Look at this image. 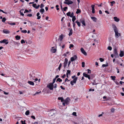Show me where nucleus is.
Returning a JSON list of instances; mask_svg holds the SVG:
<instances>
[{
    "instance_id": "38",
    "label": "nucleus",
    "mask_w": 124,
    "mask_h": 124,
    "mask_svg": "<svg viewBox=\"0 0 124 124\" xmlns=\"http://www.w3.org/2000/svg\"><path fill=\"white\" fill-rule=\"evenodd\" d=\"M29 114V110H28L25 113V114L26 115H28Z\"/></svg>"
},
{
    "instance_id": "12",
    "label": "nucleus",
    "mask_w": 124,
    "mask_h": 124,
    "mask_svg": "<svg viewBox=\"0 0 124 124\" xmlns=\"http://www.w3.org/2000/svg\"><path fill=\"white\" fill-rule=\"evenodd\" d=\"M52 48L51 49V51L53 53H55L56 51V49L55 48H54V47H52Z\"/></svg>"
},
{
    "instance_id": "19",
    "label": "nucleus",
    "mask_w": 124,
    "mask_h": 124,
    "mask_svg": "<svg viewBox=\"0 0 124 124\" xmlns=\"http://www.w3.org/2000/svg\"><path fill=\"white\" fill-rule=\"evenodd\" d=\"M28 83L30 85H34V83L32 81H28Z\"/></svg>"
},
{
    "instance_id": "48",
    "label": "nucleus",
    "mask_w": 124,
    "mask_h": 124,
    "mask_svg": "<svg viewBox=\"0 0 124 124\" xmlns=\"http://www.w3.org/2000/svg\"><path fill=\"white\" fill-rule=\"evenodd\" d=\"M72 114L73 115H74L75 116H77V115H76V112H73L72 113Z\"/></svg>"
},
{
    "instance_id": "28",
    "label": "nucleus",
    "mask_w": 124,
    "mask_h": 124,
    "mask_svg": "<svg viewBox=\"0 0 124 124\" xmlns=\"http://www.w3.org/2000/svg\"><path fill=\"white\" fill-rule=\"evenodd\" d=\"M15 38L17 40H19L20 39V37L18 35H17L16 36Z\"/></svg>"
},
{
    "instance_id": "13",
    "label": "nucleus",
    "mask_w": 124,
    "mask_h": 124,
    "mask_svg": "<svg viewBox=\"0 0 124 124\" xmlns=\"http://www.w3.org/2000/svg\"><path fill=\"white\" fill-rule=\"evenodd\" d=\"M63 38V35H61L59 36L58 39V40H60V41H61Z\"/></svg>"
},
{
    "instance_id": "43",
    "label": "nucleus",
    "mask_w": 124,
    "mask_h": 124,
    "mask_svg": "<svg viewBox=\"0 0 124 124\" xmlns=\"http://www.w3.org/2000/svg\"><path fill=\"white\" fill-rule=\"evenodd\" d=\"M108 49L110 51L112 49V47L110 46H109L108 47Z\"/></svg>"
},
{
    "instance_id": "45",
    "label": "nucleus",
    "mask_w": 124,
    "mask_h": 124,
    "mask_svg": "<svg viewBox=\"0 0 124 124\" xmlns=\"http://www.w3.org/2000/svg\"><path fill=\"white\" fill-rule=\"evenodd\" d=\"M6 20V19L4 17L2 18V21L3 22H4Z\"/></svg>"
},
{
    "instance_id": "7",
    "label": "nucleus",
    "mask_w": 124,
    "mask_h": 124,
    "mask_svg": "<svg viewBox=\"0 0 124 124\" xmlns=\"http://www.w3.org/2000/svg\"><path fill=\"white\" fill-rule=\"evenodd\" d=\"M80 50L82 53L85 55H87V54L82 47H81L80 48Z\"/></svg>"
},
{
    "instance_id": "24",
    "label": "nucleus",
    "mask_w": 124,
    "mask_h": 124,
    "mask_svg": "<svg viewBox=\"0 0 124 124\" xmlns=\"http://www.w3.org/2000/svg\"><path fill=\"white\" fill-rule=\"evenodd\" d=\"M3 32L4 33L8 34L9 33V31H8L4 30L3 31Z\"/></svg>"
},
{
    "instance_id": "50",
    "label": "nucleus",
    "mask_w": 124,
    "mask_h": 124,
    "mask_svg": "<svg viewBox=\"0 0 124 124\" xmlns=\"http://www.w3.org/2000/svg\"><path fill=\"white\" fill-rule=\"evenodd\" d=\"M108 66V64H103L102 65V67H107Z\"/></svg>"
},
{
    "instance_id": "62",
    "label": "nucleus",
    "mask_w": 124,
    "mask_h": 124,
    "mask_svg": "<svg viewBox=\"0 0 124 124\" xmlns=\"http://www.w3.org/2000/svg\"><path fill=\"white\" fill-rule=\"evenodd\" d=\"M27 16L29 17H31L32 16V14H29L27 15Z\"/></svg>"
},
{
    "instance_id": "35",
    "label": "nucleus",
    "mask_w": 124,
    "mask_h": 124,
    "mask_svg": "<svg viewBox=\"0 0 124 124\" xmlns=\"http://www.w3.org/2000/svg\"><path fill=\"white\" fill-rule=\"evenodd\" d=\"M113 80H115L116 78V77L115 76H111L110 77Z\"/></svg>"
},
{
    "instance_id": "16",
    "label": "nucleus",
    "mask_w": 124,
    "mask_h": 124,
    "mask_svg": "<svg viewBox=\"0 0 124 124\" xmlns=\"http://www.w3.org/2000/svg\"><path fill=\"white\" fill-rule=\"evenodd\" d=\"M13 43H14V45H16L17 46H19V45L20 44V43L16 42H15L14 41H13Z\"/></svg>"
},
{
    "instance_id": "8",
    "label": "nucleus",
    "mask_w": 124,
    "mask_h": 124,
    "mask_svg": "<svg viewBox=\"0 0 124 124\" xmlns=\"http://www.w3.org/2000/svg\"><path fill=\"white\" fill-rule=\"evenodd\" d=\"M68 62V60L67 58H65L64 63V68H65L66 67Z\"/></svg>"
},
{
    "instance_id": "61",
    "label": "nucleus",
    "mask_w": 124,
    "mask_h": 124,
    "mask_svg": "<svg viewBox=\"0 0 124 124\" xmlns=\"http://www.w3.org/2000/svg\"><path fill=\"white\" fill-rule=\"evenodd\" d=\"M10 24L11 25H13L16 24V23H10Z\"/></svg>"
},
{
    "instance_id": "30",
    "label": "nucleus",
    "mask_w": 124,
    "mask_h": 124,
    "mask_svg": "<svg viewBox=\"0 0 124 124\" xmlns=\"http://www.w3.org/2000/svg\"><path fill=\"white\" fill-rule=\"evenodd\" d=\"M62 81V80L60 78H58L56 80V82L58 81L59 82H60Z\"/></svg>"
},
{
    "instance_id": "9",
    "label": "nucleus",
    "mask_w": 124,
    "mask_h": 124,
    "mask_svg": "<svg viewBox=\"0 0 124 124\" xmlns=\"http://www.w3.org/2000/svg\"><path fill=\"white\" fill-rule=\"evenodd\" d=\"M80 23H82V24L84 26H85V20L83 19H81L80 20Z\"/></svg>"
},
{
    "instance_id": "37",
    "label": "nucleus",
    "mask_w": 124,
    "mask_h": 124,
    "mask_svg": "<svg viewBox=\"0 0 124 124\" xmlns=\"http://www.w3.org/2000/svg\"><path fill=\"white\" fill-rule=\"evenodd\" d=\"M62 65L61 63H60L59 65V66L58 68V69L60 71V70L62 66Z\"/></svg>"
},
{
    "instance_id": "60",
    "label": "nucleus",
    "mask_w": 124,
    "mask_h": 124,
    "mask_svg": "<svg viewBox=\"0 0 124 124\" xmlns=\"http://www.w3.org/2000/svg\"><path fill=\"white\" fill-rule=\"evenodd\" d=\"M44 7V5L42 4H41L40 6V8H43Z\"/></svg>"
},
{
    "instance_id": "11",
    "label": "nucleus",
    "mask_w": 124,
    "mask_h": 124,
    "mask_svg": "<svg viewBox=\"0 0 124 124\" xmlns=\"http://www.w3.org/2000/svg\"><path fill=\"white\" fill-rule=\"evenodd\" d=\"M70 100L69 98L67 97L64 101V102L65 104H68L70 102Z\"/></svg>"
},
{
    "instance_id": "5",
    "label": "nucleus",
    "mask_w": 124,
    "mask_h": 124,
    "mask_svg": "<svg viewBox=\"0 0 124 124\" xmlns=\"http://www.w3.org/2000/svg\"><path fill=\"white\" fill-rule=\"evenodd\" d=\"M0 42L1 43H5L6 44H7L8 43V40L4 39L3 40L0 41Z\"/></svg>"
},
{
    "instance_id": "53",
    "label": "nucleus",
    "mask_w": 124,
    "mask_h": 124,
    "mask_svg": "<svg viewBox=\"0 0 124 124\" xmlns=\"http://www.w3.org/2000/svg\"><path fill=\"white\" fill-rule=\"evenodd\" d=\"M56 79H55V78H54L53 79V82L52 83V84H54L55 83V80H56Z\"/></svg>"
},
{
    "instance_id": "63",
    "label": "nucleus",
    "mask_w": 124,
    "mask_h": 124,
    "mask_svg": "<svg viewBox=\"0 0 124 124\" xmlns=\"http://www.w3.org/2000/svg\"><path fill=\"white\" fill-rule=\"evenodd\" d=\"M70 83L71 85H74V82H73L72 81H71L70 82Z\"/></svg>"
},
{
    "instance_id": "23",
    "label": "nucleus",
    "mask_w": 124,
    "mask_h": 124,
    "mask_svg": "<svg viewBox=\"0 0 124 124\" xmlns=\"http://www.w3.org/2000/svg\"><path fill=\"white\" fill-rule=\"evenodd\" d=\"M23 9H21L20 11V15L22 16H23L24 15V14L23 13Z\"/></svg>"
},
{
    "instance_id": "41",
    "label": "nucleus",
    "mask_w": 124,
    "mask_h": 124,
    "mask_svg": "<svg viewBox=\"0 0 124 124\" xmlns=\"http://www.w3.org/2000/svg\"><path fill=\"white\" fill-rule=\"evenodd\" d=\"M70 71L69 70H67V72L66 74H70Z\"/></svg>"
},
{
    "instance_id": "52",
    "label": "nucleus",
    "mask_w": 124,
    "mask_h": 124,
    "mask_svg": "<svg viewBox=\"0 0 124 124\" xmlns=\"http://www.w3.org/2000/svg\"><path fill=\"white\" fill-rule=\"evenodd\" d=\"M0 11L2 12L3 13L5 14H7V13L6 12H4V11H3V10H2L1 9H0Z\"/></svg>"
},
{
    "instance_id": "15",
    "label": "nucleus",
    "mask_w": 124,
    "mask_h": 124,
    "mask_svg": "<svg viewBox=\"0 0 124 124\" xmlns=\"http://www.w3.org/2000/svg\"><path fill=\"white\" fill-rule=\"evenodd\" d=\"M115 37L116 38H118L119 36V35L120 36V34L118 33V31H117L116 32H115Z\"/></svg>"
},
{
    "instance_id": "42",
    "label": "nucleus",
    "mask_w": 124,
    "mask_h": 124,
    "mask_svg": "<svg viewBox=\"0 0 124 124\" xmlns=\"http://www.w3.org/2000/svg\"><path fill=\"white\" fill-rule=\"evenodd\" d=\"M82 67L84 68L85 67V63L84 62H82Z\"/></svg>"
},
{
    "instance_id": "46",
    "label": "nucleus",
    "mask_w": 124,
    "mask_h": 124,
    "mask_svg": "<svg viewBox=\"0 0 124 124\" xmlns=\"http://www.w3.org/2000/svg\"><path fill=\"white\" fill-rule=\"evenodd\" d=\"M21 42L22 44L24 43H25V42L23 39H22L21 41Z\"/></svg>"
},
{
    "instance_id": "1",
    "label": "nucleus",
    "mask_w": 124,
    "mask_h": 124,
    "mask_svg": "<svg viewBox=\"0 0 124 124\" xmlns=\"http://www.w3.org/2000/svg\"><path fill=\"white\" fill-rule=\"evenodd\" d=\"M113 53L114 56L115 58H117L119 57L117 51V49L116 48H115L114 50Z\"/></svg>"
},
{
    "instance_id": "59",
    "label": "nucleus",
    "mask_w": 124,
    "mask_h": 124,
    "mask_svg": "<svg viewBox=\"0 0 124 124\" xmlns=\"http://www.w3.org/2000/svg\"><path fill=\"white\" fill-rule=\"evenodd\" d=\"M87 71L88 72V73H91V70H90L89 69H87Z\"/></svg>"
},
{
    "instance_id": "10",
    "label": "nucleus",
    "mask_w": 124,
    "mask_h": 124,
    "mask_svg": "<svg viewBox=\"0 0 124 124\" xmlns=\"http://www.w3.org/2000/svg\"><path fill=\"white\" fill-rule=\"evenodd\" d=\"M83 75L85 77L88 78L89 79H90V78L89 75H88L85 72L83 73Z\"/></svg>"
},
{
    "instance_id": "22",
    "label": "nucleus",
    "mask_w": 124,
    "mask_h": 124,
    "mask_svg": "<svg viewBox=\"0 0 124 124\" xmlns=\"http://www.w3.org/2000/svg\"><path fill=\"white\" fill-rule=\"evenodd\" d=\"M40 15V13L39 12L37 14V16L38 17L37 18V19H40L41 18V16H39Z\"/></svg>"
},
{
    "instance_id": "33",
    "label": "nucleus",
    "mask_w": 124,
    "mask_h": 124,
    "mask_svg": "<svg viewBox=\"0 0 124 124\" xmlns=\"http://www.w3.org/2000/svg\"><path fill=\"white\" fill-rule=\"evenodd\" d=\"M76 19V18L75 16H74L73 17H72V21L73 23H74V21Z\"/></svg>"
},
{
    "instance_id": "56",
    "label": "nucleus",
    "mask_w": 124,
    "mask_h": 124,
    "mask_svg": "<svg viewBox=\"0 0 124 124\" xmlns=\"http://www.w3.org/2000/svg\"><path fill=\"white\" fill-rule=\"evenodd\" d=\"M74 46V45L73 44H70L69 48H71V47H73Z\"/></svg>"
},
{
    "instance_id": "17",
    "label": "nucleus",
    "mask_w": 124,
    "mask_h": 124,
    "mask_svg": "<svg viewBox=\"0 0 124 124\" xmlns=\"http://www.w3.org/2000/svg\"><path fill=\"white\" fill-rule=\"evenodd\" d=\"M32 75H31V74H30V79L31 80H34V76L33 77V76L32 75Z\"/></svg>"
},
{
    "instance_id": "36",
    "label": "nucleus",
    "mask_w": 124,
    "mask_h": 124,
    "mask_svg": "<svg viewBox=\"0 0 124 124\" xmlns=\"http://www.w3.org/2000/svg\"><path fill=\"white\" fill-rule=\"evenodd\" d=\"M73 3V2L71 0H69L68 2V4L69 5L72 4Z\"/></svg>"
},
{
    "instance_id": "55",
    "label": "nucleus",
    "mask_w": 124,
    "mask_h": 124,
    "mask_svg": "<svg viewBox=\"0 0 124 124\" xmlns=\"http://www.w3.org/2000/svg\"><path fill=\"white\" fill-rule=\"evenodd\" d=\"M67 9V7H65L63 8V10L64 11H66V10Z\"/></svg>"
},
{
    "instance_id": "25",
    "label": "nucleus",
    "mask_w": 124,
    "mask_h": 124,
    "mask_svg": "<svg viewBox=\"0 0 124 124\" xmlns=\"http://www.w3.org/2000/svg\"><path fill=\"white\" fill-rule=\"evenodd\" d=\"M110 3H111L110 6H113V4L115 3V2L114 1H113L110 2Z\"/></svg>"
},
{
    "instance_id": "40",
    "label": "nucleus",
    "mask_w": 124,
    "mask_h": 124,
    "mask_svg": "<svg viewBox=\"0 0 124 124\" xmlns=\"http://www.w3.org/2000/svg\"><path fill=\"white\" fill-rule=\"evenodd\" d=\"M21 32L22 33H27V31L26 30H22L21 31Z\"/></svg>"
},
{
    "instance_id": "58",
    "label": "nucleus",
    "mask_w": 124,
    "mask_h": 124,
    "mask_svg": "<svg viewBox=\"0 0 124 124\" xmlns=\"http://www.w3.org/2000/svg\"><path fill=\"white\" fill-rule=\"evenodd\" d=\"M95 5H91V7L92 9H94Z\"/></svg>"
},
{
    "instance_id": "31",
    "label": "nucleus",
    "mask_w": 124,
    "mask_h": 124,
    "mask_svg": "<svg viewBox=\"0 0 124 124\" xmlns=\"http://www.w3.org/2000/svg\"><path fill=\"white\" fill-rule=\"evenodd\" d=\"M75 23H77L79 27L81 25L79 22H78V21H76Z\"/></svg>"
},
{
    "instance_id": "64",
    "label": "nucleus",
    "mask_w": 124,
    "mask_h": 124,
    "mask_svg": "<svg viewBox=\"0 0 124 124\" xmlns=\"http://www.w3.org/2000/svg\"><path fill=\"white\" fill-rule=\"evenodd\" d=\"M31 117L32 118L34 119H35V117L34 116H31Z\"/></svg>"
},
{
    "instance_id": "18",
    "label": "nucleus",
    "mask_w": 124,
    "mask_h": 124,
    "mask_svg": "<svg viewBox=\"0 0 124 124\" xmlns=\"http://www.w3.org/2000/svg\"><path fill=\"white\" fill-rule=\"evenodd\" d=\"M124 54V52L122 51H120V53L119 54V56L120 57H122L123 56Z\"/></svg>"
},
{
    "instance_id": "20",
    "label": "nucleus",
    "mask_w": 124,
    "mask_h": 124,
    "mask_svg": "<svg viewBox=\"0 0 124 124\" xmlns=\"http://www.w3.org/2000/svg\"><path fill=\"white\" fill-rule=\"evenodd\" d=\"M91 18L93 21L95 22H96L97 19L96 17H91Z\"/></svg>"
},
{
    "instance_id": "29",
    "label": "nucleus",
    "mask_w": 124,
    "mask_h": 124,
    "mask_svg": "<svg viewBox=\"0 0 124 124\" xmlns=\"http://www.w3.org/2000/svg\"><path fill=\"white\" fill-rule=\"evenodd\" d=\"M58 99L59 100H61V101L62 102H63L64 101L63 98L62 97H58Z\"/></svg>"
},
{
    "instance_id": "39",
    "label": "nucleus",
    "mask_w": 124,
    "mask_h": 124,
    "mask_svg": "<svg viewBox=\"0 0 124 124\" xmlns=\"http://www.w3.org/2000/svg\"><path fill=\"white\" fill-rule=\"evenodd\" d=\"M71 14V12H69L66 14V15L67 16L70 17Z\"/></svg>"
},
{
    "instance_id": "32",
    "label": "nucleus",
    "mask_w": 124,
    "mask_h": 124,
    "mask_svg": "<svg viewBox=\"0 0 124 124\" xmlns=\"http://www.w3.org/2000/svg\"><path fill=\"white\" fill-rule=\"evenodd\" d=\"M77 122L76 121H74L73 122V123H74L75 124H79V120L78 119L77 120Z\"/></svg>"
},
{
    "instance_id": "51",
    "label": "nucleus",
    "mask_w": 124,
    "mask_h": 124,
    "mask_svg": "<svg viewBox=\"0 0 124 124\" xmlns=\"http://www.w3.org/2000/svg\"><path fill=\"white\" fill-rule=\"evenodd\" d=\"M104 114V112H102L101 114L99 115H98V117H99L100 116H102L103 115V114Z\"/></svg>"
},
{
    "instance_id": "47",
    "label": "nucleus",
    "mask_w": 124,
    "mask_h": 124,
    "mask_svg": "<svg viewBox=\"0 0 124 124\" xmlns=\"http://www.w3.org/2000/svg\"><path fill=\"white\" fill-rule=\"evenodd\" d=\"M99 60L101 62H103L104 60L103 59L101 58H100L99 59Z\"/></svg>"
},
{
    "instance_id": "2",
    "label": "nucleus",
    "mask_w": 124,
    "mask_h": 124,
    "mask_svg": "<svg viewBox=\"0 0 124 124\" xmlns=\"http://www.w3.org/2000/svg\"><path fill=\"white\" fill-rule=\"evenodd\" d=\"M55 111L54 109H52L48 113V116L49 117H51L54 115L55 114Z\"/></svg>"
},
{
    "instance_id": "49",
    "label": "nucleus",
    "mask_w": 124,
    "mask_h": 124,
    "mask_svg": "<svg viewBox=\"0 0 124 124\" xmlns=\"http://www.w3.org/2000/svg\"><path fill=\"white\" fill-rule=\"evenodd\" d=\"M21 123H22V124H26V123L25 122V121H24V122L22 120H21Z\"/></svg>"
},
{
    "instance_id": "54",
    "label": "nucleus",
    "mask_w": 124,
    "mask_h": 124,
    "mask_svg": "<svg viewBox=\"0 0 124 124\" xmlns=\"http://www.w3.org/2000/svg\"><path fill=\"white\" fill-rule=\"evenodd\" d=\"M36 4H33L32 5L33 7L36 8Z\"/></svg>"
},
{
    "instance_id": "26",
    "label": "nucleus",
    "mask_w": 124,
    "mask_h": 124,
    "mask_svg": "<svg viewBox=\"0 0 124 124\" xmlns=\"http://www.w3.org/2000/svg\"><path fill=\"white\" fill-rule=\"evenodd\" d=\"M39 11L42 14L44 12L45 10L44 9L42 8L40 9Z\"/></svg>"
},
{
    "instance_id": "14",
    "label": "nucleus",
    "mask_w": 124,
    "mask_h": 124,
    "mask_svg": "<svg viewBox=\"0 0 124 124\" xmlns=\"http://www.w3.org/2000/svg\"><path fill=\"white\" fill-rule=\"evenodd\" d=\"M113 19L115 21L117 22H118L120 20L119 19L117 18L116 17H113Z\"/></svg>"
},
{
    "instance_id": "57",
    "label": "nucleus",
    "mask_w": 124,
    "mask_h": 124,
    "mask_svg": "<svg viewBox=\"0 0 124 124\" xmlns=\"http://www.w3.org/2000/svg\"><path fill=\"white\" fill-rule=\"evenodd\" d=\"M41 91H40L39 92H37L34 94V95H36V94H38L39 93H41Z\"/></svg>"
},
{
    "instance_id": "21",
    "label": "nucleus",
    "mask_w": 124,
    "mask_h": 124,
    "mask_svg": "<svg viewBox=\"0 0 124 124\" xmlns=\"http://www.w3.org/2000/svg\"><path fill=\"white\" fill-rule=\"evenodd\" d=\"M77 79L78 78L77 77H76L74 78L73 80L72 81L75 84L77 80Z\"/></svg>"
},
{
    "instance_id": "44",
    "label": "nucleus",
    "mask_w": 124,
    "mask_h": 124,
    "mask_svg": "<svg viewBox=\"0 0 124 124\" xmlns=\"http://www.w3.org/2000/svg\"><path fill=\"white\" fill-rule=\"evenodd\" d=\"M74 14L73 12H72L70 14V17H73L74 16Z\"/></svg>"
},
{
    "instance_id": "4",
    "label": "nucleus",
    "mask_w": 124,
    "mask_h": 124,
    "mask_svg": "<svg viewBox=\"0 0 124 124\" xmlns=\"http://www.w3.org/2000/svg\"><path fill=\"white\" fill-rule=\"evenodd\" d=\"M112 28L113 29L115 32L118 31L117 28L115 24H112Z\"/></svg>"
},
{
    "instance_id": "6",
    "label": "nucleus",
    "mask_w": 124,
    "mask_h": 124,
    "mask_svg": "<svg viewBox=\"0 0 124 124\" xmlns=\"http://www.w3.org/2000/svg\"><path fill=\"white\" fill-rule=\"evenodd\" d=\"M77 58V57L76 55H75L74 56L70 58V60L71 62H73L76 60Z\"/></svg>"
},
{
    "instance_id": "27",
    "label": "nucleus",
    "mask_w": 124,
    "mask_h": 124,
    "mask_svg": "<svg viewBox=\"0 0 124 124\" xmlns=\"http://www.w3.org/2000/svg\"><path fill=\"white\" fill-rule=\"evenodd\" d=\"M72 34V29H70V32L69 33V36L71 35Z\"/></svg>"
},
{
    "instance_id": "34",
    "label": "nucleus",
    "mask_w": 124,
    "mask_h": 124,
    "mask_svg": "<svg viewBox=\"0 0 124 124\" xmlns=\"http://www.w3.org/2000/svg\"><path fill=\"white\" fill-rule=\"evenodd\" d=\"M81 12V11L80 10L78 9H77V11H76V13L77 14H78L79 13H80Z\"/></svg>"
},
{
    "instance_id": "3",
    "label": "nucleus",
    "mask_w": 124,
    "mask_h": 124,
    "mask_svg": "<svg viewBox=\"0 0 124 124\" xmlns=\"http://www.w3.org/2000/svg\"><path fill=\"white\" fill-rule=\"evenodd\" d=\"M54 85L52 83H49L47 85V87L49 88L50 90H53L54 88Z\"/></svg>"
}]
</instances>
